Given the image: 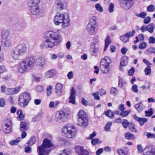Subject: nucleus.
Masks as SVG:
<instances>
[{
  "instance_id": "obj_1",
  "label": "nucleus",
  "mask_w": 155,
  "mask_h": 155,
  "mask_svg": "<svg viewBox=\"0 0 155 155\" xmlns=\"http://www.w3.org/2000/svg\"><path fill=\"white\" fill-rule=\"evenodd\" d=\"M54 22L56 25L60 24L62 28H65L70 25V20L67 13H57L54 17Z\"/></svg>"
},
{
  "instance_id": "obj_2",
  "label": "nucleus",
  "mask_w": 155,
  "mask_h": 155,
  "mask_svg": "<svg viewBox=\"0 0 155 155\" xmlns=\"http://www.w3.org/2000/svg\"><path fill=\"white\" fill-rule=\"evenodd\" d=\"M35 60L33 57H28L23 60L17 66L18 72L23 73L32 68L35 64Z\"/></svg>"
},
{
  "instance_id": "obj_3",
  "label": "nucleus",
  "mask_w": 155,
  "mask_h": 155,
  "mask_svg": "<svg viewBox=\"0 0 155 155\" xmlns=\"http://www.w3.org/2000/svg\"><path fill=\"white\" fill-rule=\"evenodd\" d=\"M45 39H48L52 43V46L57 45L60 41L61 36L60 34L51 31H46L45 33Z\"/></svg>"
},
{
  "instance_id": "obj_4",
  "label": "nucleus",
  "mask_w": 155,
  "mask_h": 155,
  "mask_svg": "<svg viewBox=\"0 0 155 155\" xmlns=\"http://www.w3.org/2000/svg\"><path fill=\"white\" fill-rule=\"evenodd\" d=\"M27 50V48L25 45H19L12 51V56L15 60H19L21 57L26 52Z\"/></svg>"
},
{
  "instance_id": "obj_5",
  "label": "nucleus",
  "mask_w": 155,
  "mask_h": 155,
  "mask_svg": "<svg viewBox=\"0 0 155 155\" xmlns=\"http://www.w3.org/2000/svg\"><path fill=\"white\" fill-rule=\"evenodd\" d=\"M111 63V61L108 57H105L101 60L100 64V68L103 73L107 74L109 72L110 64Z\"/></svg>"
},
{
  "instance_id": "obj_6",
  "label": "nucleus",
  "mask_w": 155,
  "mask_h": 155,
  "mask_svg": "<svg viewBox=\"0 0 155 155\" xmlns=\"http://www.w3.org/2000/svg\"><path fill=\"white\" fill-rule=\"evenodd\" d=\"M62 132L65 137L69 138H74L76 136V130L74 126H64L62 129Z\"/></svg>"
},
{
  "instance_id": "obj_7",
  "label": "nucleus",
  "mask_w": 155,
  "mask_h": 155,
  "mask_svg": "<svg viewBox=\"0 0 155 155\" xmlns=\"http://www.w3.org/2000/svg\"><path fill=\"white\" fill-rule=\"evenodd\" d=\"M12 123L11 120L7 119L3 121L2 124V129L4 132L6 133H9L12 130Z\"/></svg>"
},
{
  "instance_id": "obj_8",
  "label": "nucleus",
  "mask_w": 155,
  "mask_h": 155,
  "mask_svg": "<svg viewBox=\"0 0 155 155\" xmlns=\"http://www.w3.org/2000/svg\"><path fill=\"white\" fill-rule=\"evenodd\" d=\"M134 0H120V6L125 10L130 9L134 5Z\"/></svg>"
},
{
  "instance_id": "obj_9",
  "label": "nucleus",
  "mask_w": 155,
  "mask_h": 155,
  "mask_svg": "<svg viewBox=\"0 0 155 155\" xmlns=\"http://www.w3.org/2000/svg\"><path fill=\"white\" fill-rule=\"evenodd\" d=\"M65 113L63 111H57L55 115V120L58 123L64 122L65 119Z\"/></svg>"
},
{
  "instance_id": "obj_10",
  "label": "nucleus",
  "mask_w": 155,
  "mask_h": 155,
  "mask_svg": "<svg viewBox=\"0 0 155 155\" xmlns=\"http://www.w3.org/2000/svg\"><path fill=\"white\" fill-rule=\"evenodd\" d=\"M144 155H155V148L151 146L146 147L143 151Z\"/></svg>"
},
{
  "instance_id": "obj_11",
  "label": "nucleus",
  "mask_w": 155,
  "mask_h": 155,
  "mask_svg": "<svg viewBox=\"0 0 155 155\" xmlns=\"http://www.w3.org/2000/svg\"><path fill=\"white\" fill-rule=\"evenodd\" d=\"M50 151V149H46L41 145L38 147L37 152L38 155H47Z\"/></svg>"
},
{
  "instance_id": "obj_12",
  "label": "nucleus",
  "mask_w": 155,
  "mask_h": 155,
  "mask_svg": "<svg viewBox=\"0 0 155 155\" xmlns=\"http://www.w3.org/2000/svg\"><path fill=\"white\" fill-rule=\"evenodd\" d=\"M19 98L24 100V101L29 102L31 97L29 93L27 92L22 93L20 95Z\"/></svg>"
},
{
  "instance_id": "obj_13",
  "label": "nucleus",
  "mask_w": 155,
  "mask_h": 155,
  "mask_svg": "<svg viewBox=\"0 0 155 155\" xmlns=\"http://www.w3.org/2000/svg\"><path fill=\"white\" fill-rule=\"evenodd\" d=\"M46 61L45 59L42 57H40L37 60L36 62L38 65L41 69L44 68V65L46 63Z\"/></svg>"
},
{
  "instance_id": "obj_14",
  "label": "nucleus",
  "mask_w": 155,
  "mask_h": 155,
  "mask_svg": "<svg viewBox=\"0 0 155 155\" xmlns=\"http://www.w3.org/2000/svg\"><path fill=\"white\" fill-rule=\"evenodd\" d=\"M77 122L79 126L83 127H85L87 125L88 118H78Z\"/></svg>"
},
{
  "instance_id": "obj_15",
  "label": "nucleus",
  "mask_w": 155,
  "mask_h": 155,
  "mask_svg": "<svg viewBox=\"0 0 155 155\" xmlns=\"http://www.w3.org/2000/svg\"><path fill=\"white\" fill-rule=\"evenodd\" d=\"M76 151L79 155H89L88 151L84 150L83 148L81 146L77 147L76 148Z\"/></svg>"
},
{
  "instance_id": "obj_16",
  "label": "nucleus",
  "mask_w": 155,
  "mask_h": 155,
  "mask_svg": "<svg viewBox=\"0 0 155 155\" xmlns=\"http://www.w3.org/2000/svg\"><path fill=\"white\" fill-rule=\"evenodd\" d=\"M52 43L48 39H46L40 45L41 49H43L45 47L46 48H52L53 47Z\"/></svg>"
},
{
  "instance_id": "obj_17",
  "label": "nucleus",
  "mask_w": 155,
  "mask_h": 155,
  "mask_svg": "<svg viewBox=\"0 0 155 155\" xmlns=\"http://www.w3.org/2000/svg\"><path fill=\"white\" fill-rule=\"evenodd\" d=\"M41 146L45 147L46 149H48V148L53 147V145L50 140L46 138L43 140V143Z\"/></svg>"
},
{
  "instance_id": "obj_18",
  "label": "nucleus",
  "mask_w": 155,
  "mask_h": 155,
  "mask_svg": "<svg viewBox=\"0 0 155 155\" xmlns=\"http://www.w3.org/2000/svg\"><path fill=\"white\" fill-rule=\"evenodd\" d=\"M30 12L31 14L34 15H38L40 12V8L39 6L29 7Z\"/></svg>"
},
{
  "instance_id": "obj_19",
  "label": "nucleus",
  "mask_w": 155,
  "mask_h": 155,
  "mask_svg": "<svg viewBox=\"0 0 155 155\" xmlns=\"http://www.w3.org/2000/svg\"><path fill=\"white\" fill-rule=\"evenodd\" d=\"M97 26L88 24L86 29L88 32L91 34H93L97 30Z\"/></svg>"
},
{
  "instance_id": "obj_20",
  "label": "nucleus",
  "mask_w": 155,
  "mask_h": 155,
  "mask_svg": "<svg viewBox=\"0 0 155 155\" xmlns=\"http://www.w3.org/2000/svg\"><path fill=\"white\" fill-rule=\"evenodd\" d=\"M40 2V0H28V5L29 7L39 6Z\"/></svg>"
},
{
  "instance_id": "obj_21",
  "label": "nucleus",
  "mask_w": 155,
  "mask_h": 155,
  "mask_svg": "<svg viewBox=\"0 0 155 155\" xmlns=\"http://www.w3.org/2000/svg\"><path fill=\"white\" fill-rule=\"evenodd\" d=\"M55 74V71L53 69L48 71L45 74V77L47 78H52L54 77Z\"/></svg>"
},
{
  "instance_id": "obj_22",
  "label": "nucleus",
  "mask_w": 155,
  "mask_h": 155,
  "mask_svg": "<svg viewBox=\"0 0 155 155\" xmlns=\"http://www.w3.org/2000/svg\"><path fill=\"white\" fill-rule=\"evenodd\" d=\"M2 45L4 47H8L11 44V41L9 39H2L1 41Z\"/></svg>"
},
{
  "instance_id": "obj_23",
  "label": "nucleus",
  "mask_w": 155,
  "mask_h": 155,
  "mask_svg": "<svg viewBox=\"0 0 155 155\" xmlns=\"http://www.w3.org/2000/svg\"><path fill=\"white\" fill-rule=\"evenodd\" d=\"M128 62V58L126 56H123L121 59L120 65L121 66H125L126 65Z\"/></svg>"
},
{
  "instance_id": "obj_24",
  "label": "nucleus",
  "mask_w": 155,
  "mask_h": 155,
  "mask_svg": "<svg viewBox=\"0 0 155 155\" xmlns=\"http://www.w3.org/2000/svg\"><path fill=\"white\" fill-rule=\"evenodd\" d=\"M143 104L141 101L139 102L137 104H136L134 105L135 108L138 112H140L143 110Z\"/></svg>"
},
{
  "instance_id": "obj_25",
  "label": "nucleus",
  "mask_w": 155,
  "mask_h": 155,
  "mask_svg": "<svg viewBox=\"0 0 155 155\" xmlns=\"http://www.w3.org/2000/svg\"><path fill=\"white\" fill-rule=\"evenodd\" d=\"M9 34L10 31L6 29L3 30L2 32V39L7 38Z\"/></svg>"
},
{
  "instance_id": "obj_26",
  "label": "nucleus",
  "mask_w": 155,
  "mask_h": 155,
  "mask_svg": "<svg viewBox=\"0 0 155 155\" xmlns=\"http://www.w3.org/2000/svg\"><path fill=\"white\" fill-rule=\"evenodd\" d=\"M77 116L78 119L87 118L85 112L83 110H81L79 111Z\"/></svg>"
},
{
  "instance_id": "obj_27",
  "label": "nucleus",
  "mask_w": 155,
  "mask_h": 155,
  "mask_svg": "<svg viewBox=\"0 0 155 155\" xmlns=\"http://www.w3.org/2000/svg\"><path fill=\"white\" fill-rule=\"evenodd\" d=\"M28 101H24V100L18 99V104L21 107H25L28 104Z\"/></svg>"
},
{
  "instance_id": "obj_28",
  "label": "nucleus",
  "mask_w": 155,
  "mask_h": 155,
  "mask_svg": "<svg viewBox=\"0 0 155 155\" xmlns=\"http://www.w3.org/2000/svg\"><path fill=\"white\" fill-rule=\"evenodd\" d=\"M111 42V41L110 39V37L108 36L105 40V47L104 49V51L106 50L108 46L110 45Z\"/></svg>"
},
{
  "instance_id": "obj_29",
  "label": "nucleus",
  "mask_w": 155,
  "mask_h": 155,
  "mask_svg": "<svg viewBox=\"0 0 155 155\" xmlns=\"http://www.w3.org/2000/svg\"><path fill=\"white\" fill-rule=\"evenodd\" d=\"M96 9L98 12L102 13L104 11V8L99 3H97L95 5Z\"/></svg>"
},
{
  "instance_id": "obj_30",
  "label": "nucleus",
  "mask_w": 155,
  "mask_h": 155,
  "mask_svg": "<svg viewBox=\"0 0 155 155\" xmlns=\"http://www.w3.org/2000/svg\"><path fill=\"white\" fill-rule=\"evenodd\" d=\"M21 138L20 137H18L16 139L12 140L9 142V144L12 146L17 145L20 141Z\"/></svg>"
},
{
  "instance_id": "obj_31",
  "label": "nucleus",
  "mask_w": 155,
  "mask_h": 155,
  "mask_svg": "<svg viewBox=\"0 0 155 155\" xmlns=\"http://www.w3.org/2000/svg\"><path fill=\"white\" fill-rule=\"evenodd\" d=\"M96 20V17L94 16L91 17L90 18L88 24L97 26Z\"/></svg>"
},
{
  "instance_id": "obj_32",
  "label": "nucleus",
  "mask_w": 155,
  "mask_h": 155,
  "mask_svg": "<svg viewBox=\"0 0 155 155\" xmlns=\"http://www.w3.org/2000/svg\"><path fill=\"white\" fill-rule=\"evenodd\" d=\"M57 5L61 10L65 8L67 6V4L66 3L62 2H58Z\"/></svg>"
},
{
  "instance_id": "obj_33",
  "label": "nucleus",
  "mask_w": 155,
  "mask_h": 155,
  "mask_svg": "<svg viewBox=\"0 0 155 155\" xmlns=\"http://www.w3.org/2000/svg\"><path fill=\"white\" fill-rule=\"evenodd\" d=\"M125 137L126 139L128 140H133L135 138V136L129 132L125 133Z\"/></svg>"
},
{
  "instance_id": "obj_34",
  "label": "nucleus",
  "mask_w": 155,
  "mask_h": 155,
  "mask_svg": "<svg viewBox=\"0 0 155 155\" xmlns=\"http://www.w3.org/2000/svg\"><path fill=\"white\" fill-rule=\"evenodd\" d=\"M105 115L111 118L114 117V113L112 110H108L105 112Z\"/></svg>"
},
{
  "instance_id": "obj_35",
  "label": "nucleus",
  "mask_w": 155,
  "mask_h": 155,
  "mask_svg": "<svg viewBox=\"0 0 155 155\" xmlns=\"http://www.w3.org/2000/svg\"><path fill=\"white\" fill-rule=\"evenodd\" d=\"M20 129L21 131L26 130L27 129V123L24 122H21L20 124Z\"/></svg>"
},
{
  "instance_id": "obj_36",
  "label": "nucleus",
  "mask_w": 155,
  "mask_h": 155,
  "mask_svg": "<svg viewBox=\"0 0 155 155\" xmlns=\"http://www.w3.org/2000/svg\"><path fill=\"white\" fill-rule=\"evenodd\" d=\"M120 40L124 43L127 42H128L129 41V38L126 34L120 36Z\"/></svg>"
},
{
  "instance_id": "obj_37",
  "label": "nucleus",
  "mask_w": 155,
  "mask_h": 155,
  "mask_svg": "<svg viewBox=\"0 0 155 155\" xmlns=\"http://www.w3.org/2000/svg\"><path fill=\"white\" fill-rule=\"evenodd\" d=\"M36 139L34 136H32L28 142V144L29 146H31L35 143Z\"/></svg>"
},
{
  "instance_id": "obj_38",
  "label": "nucleus",
  "mask_w": 155,
  "mask_h": 155,
  "mask_svg": "<svg viewBox=\"0 0 155 155\" xmlns=\"http://www.w3.org/2000/svg\"><path fill=\"white\" fill-rule=\"evenodd\" d=\"M147 31L150 33H152L153 32L154 26L153 24L151 23L147 26Z\"/></svg>"
},
{
  "instance_id": "obj_39",
  "label": "nucleus",
  "mask_w": 155,
  "mask_h": 155,
  "mask_svg": "<svg viewBox=\"0 0 155 155\" xmlns=\"http://www.w3.org/2000/svg\"><path fill=\"white\" fill-rule=\"evenodd\" d=\"M112 124V122H109L105 125L104 130L106 131H110V127Z\"/></svg>"
},
{
  "instance_id": "obj_40",
  "label": "nucleus",
  "mask_w": 155,
  "mask_h": 155,
  "mask_svg": "<svg viewBox=\"0 0 155 155\" xmlns=\"http://www.w3.org/2000/svg\"><path fill=\"white\" fill-rule=\"evenodd\" d=\"M144 135L147 136L148 138H155V134L147 132L144 133Z\"/></svg>"
},
{
  "instance_id": "obj_41",
  "label": "nucleus",
  "mask_w": 155,
  "mask_h": 155,
  "mask_svg": "<svg viewBox=\"0 0 155 155\" xmlns=\"http://www.w3.org/2000/svg\"><path fill=\"white\" fill-rule=\"evenodd\" d=\"M91 54L92 55L97 54L99 52V48L94 46L91 49Z\"/></svg>"
},
{
  "instance_id": "obj_42",
  "label": "nucleus",
  "mask_w": 155,
  "mask_h": 155,
  "mask_svg": "<svg viewBox=\"0 0 155 155\" xmlns=\"http://www.w3.org/2000/svg\"><path fill=\"white\" fill-rule=\"evenodd\" d=\"M130 110H125L122 111L120 115L123 117H125L127 116L130 113Z\"/></svg>"
},
{
  "instance_id": "obj_43",
  "label": "nucleus",
  "mask_w": 155,
  "mask_h": 155,
  "mask_svg": "<svg viewBox=\"0 0 155 155\" xmlns=\"http://www.w3.org/2000/svg\"><path fill=\"white\" fill-rule=\"evenodd\" d=\"M71 153V151L69 150L65 149L61 151L60 155H69Z\"/></svg>"
},
{
  "instance_id": "obj_44",
  "label": "nucleus",
  "mask_w": 155,
  "mask_h": 155,
  "mask_svg": "<svg viewBox=\"0 0 155 155\" xmlns=\"http://www.w3.org/2000/svg\"><path fill=\"white\" fill-rule=\"evenodd\" d=\"M147 121V119L145 118H141L138 122L140 126H143L144 123Z\"/></svg>"
},
{
  "instance_id": "obj_45",
  "label": "nucleus",
  "mask_w": 155,
  "mask_h": 155,
  "mask_svg": "<svg viewBox=\"0 0 155 155\" xmlns=\"http://www.w3.org/2000/svg\"><path fill=\"white\" fill-rule=\"evenodd\" d=\"M129 129L132 132H137V130L135 127V125L133 124H130L129 126Z\"/></svg>"
},
{
  "instance_id": "obj_46",
  "label": "nucleus",
  "mask_w": 155,
  "mask_h": 155,
  "mask_svg": "<svg viewBox=\"0 0 155 155\" xmlns=\"http://www.w3.org/2000/svg\"><path fill=\"white\" fill-rule=\"evenodd\" d=\"M52 87L51 85H49L47 88V92L48 96H49L52 94Z\"/></svg>"
},
{
  "instance_id": "obj_47",
  "label": "nucleus",
  "mask_w": 155,
  "mask_h": 155,
  "mask_svg": "<svg viewBox=\"0 0 155 155\" xmlns=\"http://www.w3.org/2000/svg\"><path fill=\"white\" fill-rule=\"evenodd\" d=\"M114 4L113 3L110 4L108 7V10L110 13H112L114 11Z\"/></svg>"
},
{
  "instance_id": "obj_48",
  "label": "nucleus",
  "mask_w": 155,
  "mask_h": 155,
  "mask_svg": "<svg viewBox=\"0 0 155 155\" xmlns=\"http://www.w3.org/2000/svg\"><path fill=\"white\" fill-rule=\"evenodd\" d=\"M59 103V102L57 101H56L55 102L51 101L49 103V107L50 108L54 107V106H57L58 104Z\"/></svg>"
},
{
  "instance_id": "obj_49",
  "label": "nucleus",
  "mask_w": 155,
  "mask_h": 155,
  "mask_svg": "<svg viewBox=\"0 0 155 155\" xmlns=\"http://www.w3.org/2000/svg\"><path fill=\"white\" fill-rule=\"evenodd\" d=\"M146 117L151 116L153 114V111L152 109L150 108L148 110V111H145Z\"/></svg>"
},
{
  "instance_id": "obj_50",
  "label": "nucleus",
  "mask_w": 155,
  "mask_h": 155,
  "mask_svg": "<svg viewBox=\"0 0 155 155\" xmlns=\"http://www.w3.org/2000/svg\"><path fill=\"white\" fill-rule=\"evenodd\" d=\"M144 71L146 75H150L151 73V68L150 66H147L145 69Z\"/></svg>"
},
{
  "instance_id": "obj_51",
  "label": "nucleus",
  "mask_w": 155,
  "mask_h": 155,
  "mask_svg": "<svg viewBox=\"0 0 155 155\" xmlns=\"http://www.w3.org/2000/svg\"><path fill=\"white\" fill-rule=\"evenodd\" d=\"M135 33V31L134 30H132V31H129L125 34L128 38L129 37H132L134 36Z\"/></svg>"
},
{
  "instance_id": "obj_52",
  "label": "nucleus",
  "mask_w": 155,
  "mask_h": 155,
  "mask_svg": "<svg viewBox=\"0 0 155 155\" xmlns=\"http://www.w3.org/2000/svg\"><path fill=\"white\" fill-rule=\"evenodd\" d=\"M6 94L8 95L15 94L13 88L8 89L6 90Z\"/></svg>"
},
{
  "instance_id": "obj_53",
  "label": "nucleus",
  "mask_w": 155,
  "mask_h": 155,
  "mask_svg": "<svg viewBox=\"0 0 155 155\" xmlns=\"http://www.w3.org/2000/svg\"><path fill=\"white\" fill-rule=\"evenodd\" d=\"M147 45V43L145 42H142L139 45V48L140 49H143L145 48Z\"/></svg>"
},
{
  "instance_id": "obj_54",
  "label": "nucleus",
  "mask_w": 155,
  "mask_h": 155,
  "mask_svg": "<svg viewBox=\"0 0 155 155\" xmlns=\"http://www.w3.org/2000/svg\"><path fill=\"white\" fill-rule=\"evenodd\" d=\"M147 11L150 12H153L155 10V7L153 5H150L147 7Z\"/></svg>"
},
{
  "instance_id": "obj_55",
  "label": "nucleus",
  "mask_w": 155,
  "mask_h": 155,
  "mask_svg": "<svg viewBox=\"0 0 155 155\" xmlns=\"http://www.w3.org/2000/svg\"><path fill=\"white\" fill-rule=\"evenodd\" d=\"M122 124L123 127L127 128L129 126V123L127 120L124 119Z\"/></svg>"
},
{
  "instance_id": "obj_56",
  "label": "nucleus",
  "mask_w": 155,
  "mask_h": 155,
  "mask_svg": "<svg viewBox=\"0 0 155 155\" xmlns=\"http://www.w3.org/2000/svg\"><path fill=\"white\" fill-rule=\"evenodd\" d=\"M117 93H118V91L116 88L112 87L110 88V93L111 94L115 95Z\"/></svg>"
},
{
  "instance_id": "obj_57",
  "label": "nucleus",
  "mask_w": 155,
  "mask_h": 155,
  "mask_svg": "<svg viewBox=\"0 0 155 155\" xmlns=\"http://www.w3.org/2000/svg\"><path fill=\"white\" fill-rule=\"evenodd\" d=\"M69 102L72 104H75V96H70Z\"/></svg>"
},
{
  "instance_id": "obj_58",
  "label": "nucleus",
  "mask_w": 155,
  "mask_h": 155,
  "mask_svg": "<svg viewBox=\"0 0 155 155\" xmlns=\"http://www.w3.org/2000/svg\"><path fill=\"white\" fill-rule=\"evenodd\" d=\"M131 90L132 91L135 93H137L139 91L137 89V86L136 84H134L133 85Z\"/></svg>"
},
{
  "instance_id": "obj_59",
  "label": "nucleus",
  "mask_w": 155,
  "mask_h": 155,
  "mask_svg": "<svg viewBox=\"0 0 155 155\" xmlns=\"http://www.w3.org/2000/svg\"><path fill=\"white\" fill-rule=\"evenodd\" d=\"M147 15V13H146L142 12L140 13L139 14H138V15H136L138 17L141 18H144Z\"/></svg>"
},
{
  "instance_id": "obj_60",
  "label": "nucleus",
  "mask_w": 155,
  "mask_h": 155,
  "mask_svg": "<svg viewBox=\"0 0 155 155\" xmlns=\"http://www.w3.org/2000/svg\"><path fill=\"white\" fill-rule=\"evenodd\" d=\"M149 43L150 44H154L155 42V38L153 36L150 37L148 39Z\"/></svg>"
},
{
  "instance_id": "obj_61",
  "label": "nucleus",
  "mask_w": 155,
  "mask_h": 155,
  "mask_svg": "<svg viewBox=\"0 0 155 155\" xmlns=\"http://www.w3.org/2000/svg\"><path fill=\"white\" fill-rule=\"evenodd\" d=\"M63 86L62 84L60 83H57L56 85V90H62Z\"/></svg>"
},
{
  "instance_id": "obj_62",
  "label": "nucleus",
  "mask_w": 155,
  "mask_h": 155,
  "mask_svg": "<svg viewBox=\"0 0 155 155\" xmlns=\"http://www.w3.org/2000/svg\"><path fill=\"white\" fill-rule=\"evenodd\" d=\"M106 91L104 89H101L99 90L98 93L101 96H102L106 94Z\"/></svg>"
},
{
  "instance_id": "obj_63",
  "label": "nucleus",
  "mask_w": 155,
  "mask_h": 155,
  "mask_svg": "<svg viewBox=\"0 0 155 155\" xmlns=\"http://www.w3.org/2000/svg\"><path fill=\"white\" fill-rule=\"evenodd\" d=\"M21 88L20 86H18L15 88H13L15 94L18 93L20 91Z\"/></svg>"
},
{
  "instance_id": "obj_64",
  "label": "nucleus",
  "mask_w": 155,
  "mask_h": 155,
  "mask_svg": "<svg viewBox=\"0 0 155 155\" xmlns=\"http://www.w3.org/2000/svg\"><path fill=\"white\" fill-rule=\"evenodd\" d=\"M151 20V19L150 17H147L144 18V22L145 24H147L150 22Z\"/></svg>"
}]
</instances>
